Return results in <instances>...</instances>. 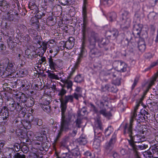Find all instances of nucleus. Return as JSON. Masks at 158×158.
<instances>
[{"instance_id": "nucleus-1", "label": "nucleus", "mask_w": 158, "mask_h": 158, "mask_svg": "<svg viewBox=\"0 0 158 158\" xmlns=\"http://www.w3.org/2000/svg\"><path fill=\"white\" fill-rule=\"evenodd\" d=\"M124 134L130 137V139H128V142L132 149L135 151L136 150L137 146L135 144L134 142L139 143L144 142L146 140L145 138L143 136L137 135L133 136L132 128L130 126L127 127H124Z\"/></svg>"}, {"instance_id": "nucleus-2", "label": "nucleus", "mask_w": 158, "mask_h": 158, "mask_svg": "<svg viewBox=\"0 0 158 158\" xmlns=\"http://www.w3.org/2000/svg\"><path fill=\"white\" fill-rule=\"evenodd\" d=\"M87 0H83V4L82 7V15L83 16V23L81 24V33L82 35L83 44H85L86 40V35L87 32L88 31L89 29L87 27L88 24V21L87 16V11L86 6L87 4Z\"/></svg>"}, {"instance_id": "nucleus-3", "label": "nucleus", "mask_w": 158, "mask_h": 158, "mask_svg": "<svg viewBox=\"0 0 158 158\" xmlns=\"http://www.w3.org/2000/svg\"><path fill=\"white\" fill-rule=\"evenodd\" d=\"M139 105V104H137L134 107V110L131 113L130 123H126L124 127H127L130 126L132 128L133 123L134 119L136 120L137 124H140L141 123L143 122V120L145 119V118L144 117L143 114L142 112H140V114H137V110Z\"/></svg>"}, {"instance_id": "nucleus-4", "label": "nucleus", "mask_w": 158, "mask_h": 158, "mask_svg": "<svg viewBox=\"0 0 158 158\" xmlns=\"http://www.w3.org/2000/svg\"><path fill=\"white\" fill-rule=\"evenodd\" d=\"M65 113H61V125L60 127V131L59 132L56 139L57 141L60 137L62 134V132L63 131H67L69 129V125H70L69 121L68 120H69L71 118V116L70 115H69L68 118L65 117L64 114Z\"/></svg>"}, {"instance_id": "nucleus-5", "label": "nucleus", "mask_w": 158, "mask_h": 158, "mask_svg": "<svg viewBox=\"0 0 158 158\" xmlns=\"http://www.w3.org/2000/svg\"><path fill=\"white\" fill-rule=\"evenodd\" d=\"M120 21L121 27L123 28L127 29L130 27L131 19L128 12L125 11L122 13Z\"/></svg>"}, {"instance_id": "nucleus-6", "label": "nucleus", "mask_w": 158, "mask_h": 158, "mask_svg": "<svg viewBox=\"0 0 158 158\" xmlns=\"http://www.w3.org/2000/svg\"><path fill=\"white\" fill-rule=\"evenodd\" d=\"M73 97L72 95H65L63 98L60 101L61 113H65L68 102H73Z\"/></svg>"}, {"instance_id": "nucleus-7", "label": "nucleus", "mask_w": 158, "mask_h": 158, "mask_svg": "<svg viewBox=\"0 0 158 158\" xmlns=\"http://www.w3.org/2000/svg\"><path fill=\"white\" fill-rule=\"evenodd\" d=\"M116 140V135L114 134L109 141L106 143L104 146L105 152L107 154L110 153L114 147Z\"/></svg>"}, {"instance_id": "nucleus-8", "label": "nucleus", "mask_w": 158, "mask_h": 158, "mask_svg": "<svg viewBox=\"0 0 158 158\" xmlns=\"http://www.w3.org/2000/svg\"><path fill=\"white\" fill-rule=\"evenodd\" d=\"M49 66L52 70H55L56 68L60 67L62 64V61L60 59L54 60L52 56L48 58Z\"/></svg>"}, {"instance_id": "nucleus-9", "label": "nucleus", "mask_w": 158, "mask_h": 158, "mask_svg": "<svg viewBox=\"0 0 158 158\" xmlns=\"http://www.w3.org/2000/svg\"><path fill=\"white\" fill-rule=\"evenodd\" d=\"M88 38L90 46L94 47L96 42L98 40V35L95 32L92 31L88 34Z\"/></svg>"}, {"instance_id": "nucleus-10", "label": "nucleus", "mask_w": 158, "mask_h": 158, "mask_svg": "<svg viewBox=\"0 0 158 158\" xmlns=\"http://www.w3.org/2000/svg\"><path fill=\"white\" fill-rule=\"evenodd\" d=\"M79 152L77 148L72 149L71 152L66 153L61 158H76L79 156Z\"/></svg>"}, {"instance_id": "nucleus-11", "label": "nucleus", "mask_w": 158, "mask_h": 158, "mask_svg": "<svg viewBox=\"0 0 158 158\" xmlns=\"http://www.w3.org/2000/svg\"><path fill=\"white\" fill-rule=\"evenodd\" d=\"M85 44H83L82 42V46L81 48V51L79 54L78 57L76 62L80 64L83 57L85 56L86 51L85 48Z\"/></svg>"}, {"instance_id": "nucleus-12", "label": "nucleus", "mask_w": 158, "mask_h": 158, "mask_svg": "<svg viewBox=\"0 0 158 158\" xmlns=\"http://www.w3.org/2000/svg\"><path fill=\"white\" fill-rule=\"evenodd\" d=\"M95 126L97 128L94 129V131L95 134V136H97V135H98V137H100L101 136V132H98L97 131L98 129H99L101 131L102 130V123L101 121L99 119H98L95 121Z\"/></svg>"}, {"instance_id": "nucleus-13", "label": "nucleus", "mask_w": 158, "mask_h": 158, "mask_svg": "<svg viewBox=\"0 0 158 158\" xmlns=\"http://www.w3.org/2000/svg\"><path fill=\"white\" fill-rule=\"evenodd\" d=\"M143 25L141 24H135L134 25L133 33L134 35L139 36Z\"/></svg>"}, {"instance_id": "nucleus-14", "label": "nucleus", "mask_w": 158, "mask_h": 158, "mask_svg": "<svg viewBox=\"0 0 158 158\" xmlns=\"http://www.w3.org/2000/svg\"><path fill=\"white\" fill-rule=\"evenodd\" d=\"M118 31L116 29H111L107 31L106 33V35L108 37L116 38L118 36Z\"/></svg>"}, {"instance_id": "nucleus-15", "label": "nucleus", "mask_w": 158, "mask_h": 158, "mask_svg": "<svg viewBox=\"0 0 158 158\" xmlns=\"http://www.w3.org/2000/svg\"><path fill=\"white\" fill-rule=\"evenodd\" d=\"M16 96L17 99L19 100V102L21 101L23 103H26L29 98L25 94L20 92L17 94Z\"/></svg>"}, {"instance_id": "nucleus-16", "label": "nucleus", "mask_w": 158, "mask_h": 158, "mask_svg": "<svg viewBox=\"0 0 158 158\" xmlns=\"http://www.w3.org/2000/svg\"><path fill=\"white\" fill-rule=\"evenodd\" d=\"M50 103V100H45L43 104H41L40 106L44 111L48 113L50 111V107L49 106Z\"/></svg>"}, {"instance_id": "nucleus-17", "label": "nucleus", "mask_w": 158, "mask_h": 158, "mask_svg": "<svg viewBox=\"0 0 158 158\" xmlns=\"http://www.w3.org/2000/svg\"><path fill=\"white\" fill-rule=\"evenodd\" d=\"M1 114V116L3 120H7L9 115L8 109L6 106L3 107V110H2Z\"/></svg>"}, {"instance_id": "nucleus-18", "label": "nucleus", "mask_w": 158, "mask_h": 158, "mask_svg": "<svg viewBox=\"0 0 158 158\" xmlns=\"http://www.w3.org/2000/svg\"><path fill=\"white\" fill-rule=\"evenodd\" d=\"M118 64L117 68L118 70L123 72L126 71L127 65L124 62L121 61H118Z\"/></svg>"}, {"instance_id": "nucleus-19", "label": "nucleus", "mask_w": 158, "mask_h": 158, "mask_svg": "<svg viewBox=\"0 0 158 158\" xmlns=\"http://www.w3.org/2000/svg\"><path fill=\"white\" fill-rule=\"evenodd\" d=\"M2 64L4 67H10L12 68L14 66L15 64L13 62L10 63L9 60L7 58H6L1 61L0 65H1Z\"/></svg>"}, {"instance_id": "nucleus-20", "label": "nucleus", "mask_w": 158, "mask_h": 158, "mask_svg": "<svg viewBox=\"0 0 158 158\" xmlns=\"http://www.w3.org/2000/svg\"><path fill=\"white\" fill-rule=\"evenodd\" d=\"M77 132V129L75 128H73L72 129L70 130L69 135L66 137V141H68L69 139L73 138L76 135Z\"/></svg>"}, {"instance_id": "nucleus-21", "label": "nucleus", "mask_w": 158, "mask_h": 158, "mask_svg": "<svg viewBox=\"0 0 158 158\" xmlns=\"http://www.w3.org/2000/svg\"><path fill=\"white\" fill-rule=\"evenodd\" d=\"M62 82L64 83V85L61 86H64V87H66L67 89H70V92L73 90L72 86L73 84L72 82L69 80H64L62 81Z\"/></svg>"}, {"instance_id": "nucleus-22", "label": "nucleus", "mask_w": 158, "mask_h": 158, "mask_svg": "<svg viewBox=\"0 0 158 158\" xmlns=\"http://www.w3.org/2000/svg\"><path fill=\"white\" fill-rule=\"evenodd\" d=\"M74 40L73 37H69L65 43V47L68 49H71L74 45Z\"/></svg>"}, {"instance_id": "nucleus-23", "label": "nucleus", "mask_w": 158, "mask_h": 158, "mask_svg": "<svg viewBox=\"0 0 158 158\" xmlns=\"http://www.w3.org/2000/svg\"><path fill=\"white\" fill-rule=\"evenodd\" d=\"M15 19V15L8 13L6 14L3 16V19L8 22H11L13 21Z\"/></svg>"}, {"instance_id": "nucleus-24", "label": "nucleus", "mask_w": 158, "mask_h": 158, "mask_svg": "<svg viewBox=\"0 0 158 158\" xmlns=\"http://www.w3.org/2000/svg\"><path fill=\"white\" fill-rule=\"evenodd\" d=\"M138 48L140 51H144L146 48V45L144 40L142 39H140L138 43Z\"/></svg>"}, {"instance_id": "nucleus-25", "label": "nucleus", "mask_w": 158, "mask_h": 158, "mask_svg": "<svg viewBox=\"0 0 158 158\" xmlns=\"http://www.w3.org/2000/svg\"><path fill=\"white\" fill-rule=\"evenodd\" d=\"M27 81L26 80H19L17 81V84L20 86V88H22L23 90L27 89Z\"/></svg>"}, {"instance_id": "nucleus-26", "label": "nucleus", "mask_w": 158, "mask_h": 158, "mask_svg": "<svg viewBox=\"0 0 158 158\" xmlns=\"http://www.w3.org/2000/svg\"><path fill=\"white\" fill-rule=\"evenodd\" d=\"M48 73V77L51 79L59 80V78L57 74H55L53 73V71H51L49 70H48L46 72Z\"/></svg>"}, {"instance_id": "nucleus-27", "label": "nucleus", "mask_w": 158, "mask_h": 158, "mask_svg": "<svg viewBox=\"0 0 158 158\" xmlns=\"http://www.w3.org/2000/svg\"><path fill=\"white\" fill-rule=\"evenodd\" d=\"M62 88L59 91L58 94L60 101L64 97V95L67 93V91L64 89V86H62Z\"/></svg>"}, {"instance_id": "nucleus-28", "label": "nucleus", "mask_w": 158, "mask_h": 158, "mask_svg": "<svg viewBox=\"0 0 158 158\" xmlns=\"http://www.w3.org/2000/svg\"><path fill=\"white\" fill-rule=\"evenodd\" d=\"M144 126L141 125V123L137 124L135 130L139 134H143L145 131V130H144Z\"/></svg>"}, {"instance_id": "nucleus-29", "label": "nucleus", "mask_w": 158, "mask_h": 158, "mask_svg": "<svg viewBox=\"0 0 158 158\" xmlns=\"http://www.w3.org/2000/svg\"><path fill=\"white\" fill-rule=\"evenodd\" d=\"M59 51L60 48L57 46L56 45L50 49L49 52L51 53H52L53 57H55L58 53Z\"/></svg>"}, {"instance_id": "nucleus-30", "label": "nucleus", "mask_w": 158, "mask_h": 158, "mask_svg": "<svg viewBox=\"0 0 158 158\" xmlns=\"http://www.w3.org/2000/svg\"><path fill=\"white\" fill-rule=\"evenodd\" d=\"M91 50L89 53V55L92 57H94L96 55L98 52L97 49L95 48V46L93 47L92 46V48L91 47H90Z\"/></svg>"}, {"instance_id": "nucleus-31", "label": "nucleus", "mask_w": 158, "mask_h": 158, "mask_svg": "<svg viewBox=\"0 0 158 158\" xmlns=\"http://www.w3.org/2000/svg\"><path fill=\"white\" fill-rule=\"evenodd\" d=\"M98 136V135H97V136H95L96 139L94 140L93 143V145L96 148H98L100 146V140L101 139L99 138L101 136L99 137Z\"/></svg>"}, {"instance_id": "nucleus-32", "label": "nucleus", "mask_w": 158, "mask_h": 158, "mask_svg": "<svg viewBox=\"0 0 158 158\" xmlns=\"http://www.w3.org/2000/svg\"><path fill=\"white\" fill-rule=\"evenodd\" d=\"M31 119H30L29 118V121L31 122V124L34 125H40L41 123L40 124H39V119H38V118H35L34 117H33L31 115Z\"/></svg>"}, {"instance_id": "nucleus-33", "label": "nucleus", "mask_w": 158, "mask_h": 158, "mask_svg": "<svg viewBox=\"0 0 158 158\" xmlns=\"http://www.w3.org/2000/svg\"><path fill=\"white\" fill-rule=\"evenodd\" d=\"M15 153L14 150L11 148L9 149L5 154L6 157L7 158H11L13 155H14Z\"/></svg>"}, {"instance_id": "nucleus-34", "label": "nucleus", "mask_w": 158, "mask_h": 158, "mask_svg": "<svg viewBox=\"0 0 158 158\" xmlns=\"http://www.w3.org/2000/svg\"><path fill=\"white\" fill-rule=\"evenodd\" d=\"M42 48L43 52H42L41 53L38 55L42 57L43 55L44 54L45 52L47 49L48 48V43L44 42L42 44Z\"/></svg>"}, {"instance_id": "nucleus-35", "label": "nucleus", "mask_w": 158, "mask_h": 158, "mask_svg": "<svg viewBox=\"0 0 158 158\" xmlns=\"http://www.w3.org/2000/svg\"><path fill=\"white\" fill-rule=\"evenodd\" d=\"M99 113L101 114H102L106 117H110L111 116V114L110 112H106L105 109H103L101 110L99 112Z\"/></svg>"}, {"instance_id": "nucleus-36", "label": "nucleus", "mask_w": 158, "mask_h": 158, "mask_svg": "<svg viewBox=\"0 0 158 158\" xmlns=\"http://www.w3.org/2000/svg\"><path fill=\"white\" fill-rule=\"evenodd\" d=\"M84 81V78L81 74L76 76L74 78V81L77 83H81Z\"/></svg>"}, {"instance_id": "nucleus-37", "label": "nucleus", "mask_w": 158, "mask_h": 158, "mask_svg": "<svg viewBox=\"0 0 158 158\" xmlns=\"http://www.w3.org/2000/svg\"><path fill=\"white\" fill-rule=\"evenodd\" d=\"M78 142L81 145H85L87 143L86 139L85 137H84L81 136L79 139Z\"/></svg>"}, {"instance_id": "nucleus-38", "label": "nucleus", "mask_w": 158, "mask_h": 158, "mask_svg": "<svg viewBox=\"0 0 158 158\" xmlns=\"http://www.w3.org/2000/svg\"><path fill=\"white\" fill-rule=\"evenodd\" d=\"M113 129L112 127L110 126H109L105 130V134L106 136H108L110 135L113 131Z\"/></svg>"}, {"instance_id": "nucleus-39", "label": "nucleus", "mask_w": 158, "mask_h": 158, "mask_svg": "<svg viewBox=\"0 0 158 158\" xmlns=\"http://www.w3.org/2000/svg\"><path fill=\"white\" fill-rule=\"evenodd\" d=\"M108 19L110 21H112L114 20L116 17V14L114 12L110 13L108 15Z\"/></svg>"}, {"instance_id": "nucleus-40", "label": "nucleus", "mask_w": 158, "mask_h": 158, "mask_svg": "<svg viewBox=\"0 0 158 158\" xmlns=\"http://www.w3.org/2000/svg\"><path fill=\"white\" fill-rule=\"evenodd\" d=\"M28 7L30 10H36L37 7L35 3L31 2L29 3L28 5Z\"/></svg>"}, {"instance_id": "nucleus-41", "label": "nucleus", "mask_w": 158, "mask_h": 158, "mask_svg": "<svg viewBox=\"0 0 158 158\" xmlns=\"http://www.w3.org/2000/svg\"><path fill=\"white\" fill-rule=\"evenodd\" d=\"M80 63L76 62L74 67L72 68V70L70 73V76H72L75 73L76 70L78 68Z\"/></svg>"}, {"instance_id": "nucleus-42", "label": "nucleus", "mask_w": 158, "mask_h": 158, "mask_svg": "<svg viewBox=\"0 0 158 158\" xmlns=\"http://www.w3.org/2000/svg\"><path fill=\"white\" fill-rule=\"evenodd\" d=\"M158 77V75L156 74L155 76L153 77L152 80L151 81L148 85V87L150 88L154 84V82L156 81L157 77Z\"/></svg>"}, {"instance_id": "nucleus-43", "label": "nucleus", "mask_w": 158, "mask_h": 158, "mask_svg": "<svg viewBox=\"0 0 158 158\" xmlns=\"http://www.w3.org/2000/svg\"><path fill=\"white\" fill-rule=\"evenodd\" d=\"M8 4L6 1L2 0L0 1V6L3 9H6L8 7Z\"/></svg>"}, {"instance_id": "nucleus-44", "label": "nucleus", "mask_w": 158, "mask_h": 158, "mask_svg": "<svg viewBox=\"0 0 158 158\" xmlns=\"http://www.w3.org/2000/svg\"><path fill=\"white\" fill-rule=\"evenodd\" d=\"M113 3L112 0H103L102 4L106 6H109L111 5Z\"/></svg>"}, {"instance_id": "nucleus-45", "label": "nucleus", "mask_w": 158, "mask_h": 158, "mask_svg": "<svg viewBox=\"0 0 158 158\" xmlns=\"http://www.w3.org/2000/svg\"><path fill=\"white\" fill-rule=\"evenodd\" d=\"M25 105L28 107H31L34 104L33 101L30 98L28 99Z\"/></svg>"}, {"instance_id": "nucleus-46", "label": "nucleus", "mask_w": 158, "mask_h": 158, "mask_svg": "<svg viewBox=\"0 0 158 158\" xmlns=\"http://www.w3.org/2000/svg\"><path fill=\"white\" fill-rule=\"evenodd\" d=\"M59 3L63 6L68 5L69 3V0H58Z\"/></svg>"}, {"instance_id": "nucleus-47", "label": "nucleus", "mask_w": 158, "mask_h": 158, "mask_svg": "<svg viewBox=\"0 0 158 158\" xmlns=\"http://www.w3.org/2000/svg\"><path fill=\"white\" fill-rule=\"evenodd\" d=\"M88 106L90 107L92 110H93L94 112L96 113H98V110L97 108L93 104L91 103H89V104Z\"/></svg>"}, {"instance_id": "nucleus-48", "label": "nucleus", "mask_w": 158, "mask_h": 158, "mask_svg": "<svg viewBox=\"0 0 158 158\" xmlns=\"http://www.w3.org/2000/svg\"><path fill=\"white\" fill-rule=\"evenodd\" d=\"M22 102H17L15 104V109L18 111H21L23 107L21 106Z\"/></svg>"}, {"instance_id": "nucleus-49", "label": "nucleus", "mask_w": 158, "mask_h": 158, "mask_svg": "<svg viewBox=\"0 0 158 158\" xmlns=\"http://www.w3.org/2000/svg\"><path fill=\"white\" fill-rule=\"evenodd\" d=\"M138 80H139V79L137 77H136L135 79L134 80L133 83L132 84L131 87V89L132 90H133L134 89L135 87L137 85V84L138 82Z\"/></svg>"}, {"instance_id": "nucleus-50", "label": "nucleus", "mask_w": 158, "mask_h": 158, "mask_svg": "<svg viewBox=\"0 0 158 158\" xmlns=\"http://www.w3.org/2000/svg\"><path fill=\"white\" fill-rule=\"evenodd\" d=\"M148 146L147 144H143L141 145H139L137 147V149L138 148L140 149L141 150H143L146 149L148 148Z\"/></svg>"}, {"instance_id": "nucleus-51", "label": "nucleus", "mask_w": 158, "mask_h": 158, "mask_svg": "<svg viewBox=\"0 0 158 158\" xmlns=\"http://www.w3.org/2000/svg\"><path fill=\"white\" fill-rule=\"evenodd\" d=\"M16 158H25L26 156L24 155H21L19 153H17L15 155Z\"/></svg>"}, {"instance_id": "nucleus-52", "label": "nucleus", "mask_w": 158, "mask_h": 158, "mask_svg": "<svg viewBox=\"0 0 158 158\" xmlns=\"http://www.w3.org/2000/svg\"><path fill=\"white\" fill-rule=\"evenodd\" d=\"M60 147L62 148H67L68 145L65 141H63L61 142L60 143Z\"/></svg>"}, {"instance_id": "nucleus-53", "label": "nucleus", "mask_w": 158, "mask_h": 158, "mask_svg": "<svg viewBox=\"0 0 158 158\" xmlns=\"http://www.w3.org/2000/svg\"><path fill=\"white\" fill-rule=\"evenodd\" d=\"M76 126L79 128L81 127L80 125L81 123V120L80 119L77 118L75 121Z\"/></svg>"}, {"instance_id": "nucleus-54", "label": "nucleus", "mask_w": 158, "mask_h": 158, "mask_svg": "<svg viewBox=\"0 0 158 158\" xmlns=\"http://www.w3.org/2000/svg\"><path fill=\"white\" fill-rule=\"evenodd\" d=\"M82 95L81 94H77L74 93L73 94V98H74L78 100L79 97L81 96Z\"/></svg>"}, {"instance_id": "nucleus-55", "label": "nucleus", "mask_w": 158, "mask_h": 158, "mask_svg": "<svg viewBox=\"0 0 158 158\" xmlns=\"http://www.w3.org/2000/svg\"><path fill=\"white\" fill-rule=\"evenodd\" d=\"M84 154L87 157V158H92L91 157L92 154L89 152H86Z\"/></svg>"}, {"instance_id": "nucleus-56", "label": "nucleus", "mask_w": 158, "mask_h": 158, "mask_svg": "<svg viewBox=\"0 0 158 158\" xmlns=\"http://www.w3.org/2000/svg\"><path fill=\"white\" fill-rule=\"evenodd\" d=\"M114 83L116 85H120V79H117L115 81H114Z\"/></svg>"}, {"instance_id": "nucleus-57", "label": "nucleus", "mask_w": 158, "mask_h": 158, "mask_svg": "<svg viewBox=\"0 0 158 158\" xmlns=\"http://www.w3.org/2000/svg\"><path fill=\"white\" fill-rule=\"evenodd\" d=\"M75 91L79 93V94H82V90L81 88L80 87H77L75 89Z\"/></svg>"}, {"instance_id": "nucleus-58", "label": "nucleus", "mask_w": 158, "mask_h": 158, "mask_svg": "<svg viewBox=\"0 0 158 158\" xmlns=\"http://www.w3.org/2000/svg\"><path fill=\"white\" fill-rule=\"evenodd\" d=\"M12 40L13 38L11 36L9 37V38L7 40V43L8 45H10V44L12 43L13 41Z\"/></svg>"}, {"instance_id": "nucleus-59", "label": "nucleus", "mask_w": 158, "mask_h": 158, "mask_svg": "<svg viewBox=\"0 0 158 158\" xmlns=\"http://www.w3.org/2000/svg\"><path fill=\"white\" fill-rule=\"evenodd\" d=\"M114 158H119L120 156L116 152H114L113 154Z\"/></svg>"}, {"instance_id": "nucleus-60", "label": "nucleus", "mask_w": 158, "mask_h": 158, "mask_svg": "<svg viewBox=\"0 0 158 158\" xmlns=\"http://www.w3.org/2000/svg\"><path fill=\"white\" fill-rule=\"evenodd\" d=\"M19 28H20V29L19 28V30H20L21 31H24V30L25 29L26 27L23 25H20Z\"/></svg>"}, {"instance_id": "nucleus-61", "label": "nucleus", "mask_w": 158, "mask_h": 158, "mask_svg": "<svg viewBox=\"0 0 158 158\" xmlns=\"http://www.w3.org/2000/svg\"><path fill=\"white\" fill-rule=\"evenodd\" d=\"M152 153L150 151H148L147 152H146L143 153V156H145L147 155H150L152 156Z\"/></svg>"}, {"instance_id": "nucleus-62", "label": "nucleus", "mask_w": 158, "mask_h": 158, "mask_svg": "<svg viewBox=\"0 0 158 158\" xmlns=\"http://www.w3.org/2000/svg\"><path fill=\"white\" fill-rule=\"evenodd\" d=\"M141 111H143V112H142V113H143V116H145V115H149V113L148 112H147V111H146L145 110H141Z\"/></svg>"}, {"instance_id": "nucleus-63", "label": "nucleus", "mask_w": 158, "mask_h": 158, "mask_svg": "<svg viewBox=\"0 0 158 158\" xmlns=\"http://www.w3.org/2000/svg\"><path fill=\"white\" fill-rule=\"evenodd\" d=\"M43 2L45 4V5L46 6L50 2V0H43Z\"/></svg>"}, {"instance_id": "nucleus-64", "label": "nucleus", "mask_w": 158, "mask_h": 158, "mask_svg": "<svg viewBox=\"0 0 158 158\" xmlns=\"http://www.w3.org/2000/svg\"><path fill=\"white\" fill-rule=\"evenodd\" d=\"M31 20L32 21V23H36L37 21V19L36 17H33L31 18Z\"/></svg>"}]
</instances>
